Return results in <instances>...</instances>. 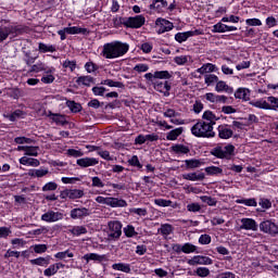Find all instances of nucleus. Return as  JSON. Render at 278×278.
I'll return each instance as SVG.
<instances>
[{
	"label": "nucleus",
	"instance_id": "1",
	"mask_svg": "<svg viewBox=\"0 0 278 278\" xmlns=\"http://www.w3.org/2000/svg\"><path fill=\"white\" fill-rule=\"evenodd\" d=\"M129 51V45L121 41H113L103 46V55L106 60H114L121 58Z\"/></svg>",
	"mask_w": 278,
	"mask_h": 278
},
{
	"label": "nucleus",
	"instance_id": "2",
	"mask_svg": "<svg viewBox=\"0 0 278 278\" xmlns=\"http://www.w3.org/2000/svg\"><path fill=\"white\" fill-rule=\"evenodd\" d=\"M214 125H216V123L200 121L191 127V134L197 138H214V136H216Z\"/></svg>",
	"mask_w": 278,
	"mask_h": 278
},
{
	"label": "nucleus",
	"instance_id": "3",
	"mask_svg": "<svg viewBox=\"0 0 278 278\" xmlns=\"http://www.w3.org/2000/svg\"><path fill=\"white\" fill-rule=\"evenodd\" d=\"M233 151H236V147H233V144H228L225 147H216L214 148L211 153L212 155H214L215 157H218L219 160H227L229 157H231V155H233Z\"/></svg>",
	"mask_w": 278,
	"mask_h": 278
},
{
	"label": "nucleus",
	"instance_id": "4",
	"mask_svg": "<svg viewBox=\"0 0 278 278\" xmlns=\"http://www.w3.org/2000/svg\"><path fill=\"white\" fill-rule=\"evenodd\" d=\"M121 236H123V225L121 222H110L109 238H111V240H118Z\"/></svg>",
	"mask_w": 278,
	"mask_h": 278
},
{
	"label": "nucleus",
	"instance_id": "5",
	"mask_svg": "<svg viewBox=\"0 0 278 278\" xmlns=\"http://www.w3.org/2000/svg\"><path fill=\"white\" fill-rule=\"evenodd\" d=\"M146 18L142 15H137L134 17H128L125 22L124 25L126 27H130L131 29H140L142 25L146 23Z\"/></svg>",
	"mask_w": 278,
	"mask_h": 278
},
{
	"label": "nucleus",
	"instance_id": "6",
	"mask_svg": "<svg viewBox=\"0 0 278 278\" xmlns=\"http://www.w3.org/2000/svg\"><path fill=\"white\" fill-rule=\"evenodd\" d=\"M21 34V28L16 26H5L0 28V42H3V40H8V36H16Z\"/></svg>",
	"mask_w": 278,
	"mask_h": 278
},
{
	"label": "nucleus",
	"instance_id": "7",
	"mask_svg": "<svg viewBox=\"0 0 278 278\" xmlns=\"http://www.w3.org/2000/svg\"><path fill=\"white\" fill-rule=\"evenodd\" d=\"M260 229L263 233H269L270 236H277L278 226L271 220H264L260 224Z\"/></svg>",
	"mask_w": 278,
	"mask_h": 278
},
{
	"label": "nucleus",
	"instance_id": "8",
	"mask_svg": "<svg viewBox=\"0 0 278 278\" xmlns=\"http://www.w3.org/2000/svg\"><path fill=\"white\" fill-rule=\"evenodd\" d=\"M189 266H210L212 265V258L207 256L197 255L193 256L191 260L187 261Z\"/></svg>",
	"mask_w": 278,
	"mask_h": 278
},
{
	"label": "nucleus",
	"instance_id": "9",
	"mask_svg": "<svg viewBox=\"0 0 278 278\" xmlns=\"http://www.w3.org/2000/svg\"><path fill=\"white\" fill-rule=\"evenodd\" d=\"M62 218H64V214L53 211H49L41 216V220L46 223H58V220H62Z\"/></svg>",
	"mask_w": 278,
	"mask_h": 278
},
{
	"label": "nucleus",
	"instance_id": "10",
	"mask_svg": "<svg viewBox=\"0 0 278 278\" xmlns=\"http://www.w3.org/2000/svg\"><path fill=\"white\" fill-rule=\"evenodd\" d=\"M84 191L79 189H67L61 192V199H81Z\"/></svg>",
	"mask_w": 278,
	"mask_h": 278
},
{
	"label": "nucleus",
	"instance_id": "11",
	"mask_svg": "<svg viewBox=\"0 0 278 278\" xmlns=\"http://www.w3.org/2000/svg\"><path fill=\"white\" fill-rule=\"evenodd\" d=\"M257 222L253 218H242L240 229L245 231H257Z\"/></svg>",
	"mask_w": 278,
	"mask_h": 278
},
{
	"label": "nucleus",
	"instance_id": "12",
	"mask_svg": "<svg viewBox=\"0 0 278 278\" xmlns=\"http://www.w3.org/2000/svg\"><path fill=\"white\" fill-rule=\"evenodd\" d=\"M217 131L218 138H220V140H229V138L233 137V130L228 128L227 125H219L217 127Z\"/></svg>",
	"mask_w": 278,
	"mask_h": 278
},
{
	"label": "nucleus",
	"instance_id": "13",
	"mask_svg": "<svg viewBox=\"0 0 278 278\" xmlns=\"http://www.w3.org/2000/svg\"><path fill=\"white\" fill-rule=\"evenodd\" d=\"M155 25H157L159 28V34H164L166 31H170L173 29V23H170L167 20L159 17L155 22Z\"/></svg>",
	"mask_w": 278,
	"mask_h": 278
},
{
	"label": "nucleus",
	"instance_id": "14",
	"mask_svg": "<svg viewBox=\"0 0 278 278\" xmlns=\"http://www.w3.org/2000/svg\"><path fill=\"white\" fill-rule=\"evenodd\" d=\"M76 164L81 168H88L90 166H97V164H99V160L94 157H83V159H78L76 161Z\"/></svg>",
	"mask_w": 278,
	"mask_h": 278
},
{
	"label": "nucleus",
	"instance_id": "15",
	"mask_svg": "<svg viewBox=\"0 0 278 278\" xmlns=\"http://www.w3.org/2000/svg\"><path fill=\"white\" fill-rule=\"evenodd\" d=\"M86 216H90V210L86 207L73 208L71 211V218L73 219L84 218Z\"/></svg>",
	"mask_w": 278,
	"mask_h": 278
},
{
	"label": "nucleus",
	"instance_id": "16",
	"mask_svg": "<svg viewBox=\"0 0 278 278\" xmlns=\"http://www.w3.org/2000/svg\"><path fill=\"white\" fill-rule=\"evenodd\" d=\"M106 205L110 207H127V201L118 198H106Z\"/></svg>",
	"mask_w": 278,
	"mask_h": 278
},
{
	"label": "nucleus",
	"instance_id": "17",
	"mask_svg": "<svg viewBox=\"0 0 278 278\" xmlns=\"http://www.w3.org/2000/svg\"><path fill=\"white\" fill-rule=\"evenodd\" d=\"M20 164H22L23 166L38 167L40 166V161L38 159H31L28 157L27 155H24L23 157L20 159Z\"/></svg>",
	"mask_w": 278,
	"mask_h": 278
},
{
	"label": "nucleus",
	"instance_id": "18",
	"mask_svg": "<svg viewBox=\"0 0 278 278\" xmlns=\"http://www.w3.org/2000/svg\"><path fill=\"white\" fill-rule=\"evenodd\" d=\"M235 98L242 99L243 101H249V99H251V90H249L247 88H239L235 92Z\"/></svg>",
	"mask_w": 278,
	"mask_h": 278
},
{
	"label": "nucleus",
	"instance_id": "19",
	"mask_svg": "<svg viewBox=\"0 0 278 278\" xmlns=\"http://www.w3.org/2000/svg\"><path fill=\"white\" fill-rule=\"evenodd\" d=\"M184 179H187L188 181H203L205 179V174L203 173H189L182 175Z\"/></svg>",
	"mask_w": 278,
	"mask_h": 278
},
{
	"label": "nucleus",
	"instance_id": "20",
	"mask_svg": "<svg viewBox=\"0 0 278 278\" xmlns=\"http://www.w3.org/2000/svg\"><path fill=\"white\" fill-rule=\"evenodd\" d=\"M164 8H168V2L166 0H153L150 4V9L156 10V12H162Z\"/></svg>",
	"mask_w": 278,
	"mask_h": 278
},
{
	"label": "nucleus",
	"instance_id": "21",
	"mask_svg": "<svg viewBox=\"0 0 278 278\" xmlns=\"http://www.w3.org/2000/svg\"><path fill=\"white\" fill-rule=\"evenodd\" d=\"M215 90L216 92H228V94H231V92H233V88L229 87V85H227V83L223 80H217Z\"/></svg>",
	"mask_w": 278,
	"mask_h": 278
},
{
	"label": "nucleus",
	"instance_id": "22",
	"mask_svg": "<svg viewBox=\"0 0 278 278\" xmlns=\"http://www.w3.org/2000/svg\"><path fill=\"white\" fill-rule=\"evenodd\" d=\"M195 34L197 31L178 33L175 35V40H177V42H186V40L192 38Z\"/></svg>",
	"mask_w": 278,
	"mask_h": 278
},
{
	"label": "nucleus",
	"instance_id": "23",
	"mask_svg": "<svg viewBox=\"0 0 278 278\" xmlns=\"http://www.w3.org/2000/svg\"><path fill=\"white\" fill-rule=\"evenodd\" d=\"M216 71V65L212 63H206L200 68L197 70V73H200V75H205V73H215Z\"/></svg>",
	"mask_w": 278,
	"mask_h": 278
},
{
	"label": "nucleus",
	"instance_id": "24",
	"mask_svg": "<svg viewBox=\"0 0 278 278\" xmlns=\"http://www.w3.org/2000/svg\"><path fill=\"white\" fill-rule=\"evenodd\" d=\"M93 81L94 78L91 76H80L77 78L76 84H78V86H90L93 84Z\"/></svg>",
	"mask_w": 278,
	"mask_h": 278
},
{
	"label": "nucleus",
	"instance_id": "25",
	"mask_svg": "<svg viewBox=\"0 0 278 278\" xmlns=\"http://www.w3.org/2000/svg\"><path fill=\"white\" fill-rule=\"evenodd\" d=\"M84 260H86V262H103V260H105V255H99L97 253H89V254H85L84 255Z\"/></svg>",
	"mask_w": 278,
	"mask_h": 278
},
{
	"label": "nucleus",
	"instance_id": "26",
	"mask_svg": "<svg viewBox=\"0 0 278 278\" xmlns=\"http://www.w3.org/2000/svg\"><path fill=\"white\" fill-rule=\"evenodd\" d=\"M46 175H49L48 168L33 169L28 172L29 177H45Z\"/></svg>",
	"mask_w": 278,
	"mask_h": 278
},
{
	"label": "nucleus",
	"instance_id": "27",
	"mask_svg": "<svg viewBox=\"0 0 278 278\" xmlns=\"http://www.w3.org/2000/svg\"><path fill=\"white\" fill-rule=\"evenodd\" d=\"M181 134H184V128H176L170 130L167 136L166 139L167 140H177V138H179V136H181Z\"/></svg>",
	"mask_w": 278,
	"mask_h": 278
},
{
	"label": "nucleus",
	"instance_id": "28",
	"mask_svg": "<svg viewBox=\"0 0 278 278\" xmlns=\"http://www.w3.org/2000/svg\"><path fill=\"white\" fill-rule=\"evenodd\" d=\"M236 203L241 205H247L248 207H257V201L255 199H239L236 200Z\"/></svg>",
	"mask_w": 278,
	"mask_h": 278
},
{
	"label": "nucleus",
	"instance_id": "29",
	"mask_svg": "<svg viewBox=\"0 0 278 278\" xmlns=\"http://www.w3.org/2000/svg\"><path fill=\"white\" fill-rule=\"evenodd\" d=\"M38 151H40L39 147L26 146V151L24 155H28L30 157H38Z\"/></svg>",
	"mask_w": 278,
	"mask_h": 278
},
{
	"label": "nucleus",
	"instance_id": "30",
	"mask_svg": "<svg viewBox=\"0 0 278 278\" xmlns=\"http://www.w3.org/2000/svg\"><path fill=\"white\" fill-rule=\"evenodd\" d=\"M172 150L174 151V153H178V154L190 153V149L184 144H176L172 148Z\"/></svg>",
	"mask_w": 278,
	"mask_h": 278
},
{
	"label": "nucleus",
	"instance_id": "31",
	"mask_svg": "<svg viewBox=\"0 0 278 278\" xmlns=\"http://www.w3.org/2000/svg\"><path fill=\"white\" fill-rule=\"evenodd\" d=\"M66 34L75 35V34H86V28L73 26V27H65Z\"/></svg>",
	"mask_w": 278,
	"mask_h": 278
},
{
	"label": "nucleus",
	"instance_id": "32",
	"mask_svg": "<svg viewBox=\"0 0 278 278\" xmlns=\"http://www.w3.org/2000/svg\"><path fill=\"white\" fill-rule=\"evenodd\" d=\"M71 233L73 236H81L84 233H88V229L84 226H74L72 229H70Z\"/></svg>",
	"mask_w": 278,
	"mask_h": 278
},
{
	"label": "nucleus",
	"instance_id": "33",
	"mask_svg": "<svg viewBox=\"0 0 278 278\" xmlns=\"http://www.w3.org/2000/svg\"><path fill=\"white\" fill-rule=\"evenodd\" d=\"M113 270H121L122 273H130L131 268L129 265H125L123 263H116L112 265Z\"/></svg>",
	"mask_w": 278,
	"mask_h": 278
},
{
	"label": "nucleus",
	"instance_id": "34",
	"mask_svg": "<svg viewBox=\"0 0 278 278\" xmlns=\"http://www.w3.org/2000/svg\"><path fill=\"white\" fill-rule=\"evenodd\" d=\"M204 83L206 86H212V84H217L218 83V76L214 74H207L204 76Z\"/></svg>",
	"mask_w": 278,
	"mask_h": 278
},
{
	"label": "nucleus",
	"instance_id": "35",
	"mask_svg": "<svg viewBox=\"0 0 278 278\" xmlns=\"http://www.w3.org/2000/svg\"><path fill=\"white\" fill-rule=\"evenodd\" d=\"M194 273L198 277H202V278L210 277V268L207 267H198L194 270Z\"/></svg>",
	"mask_w": 278,
	"mask_h": 278
},
{
	"label": "nucleus",
	"instance_id": "36",
	"mask_svg": "<svg viewBox=\"0 0 278 278\" xmlns=\"http://www.w3.org/2000/svg\"><path fill=\"white\" fill-rule=\"evenodd\" d=\"M51 119L56 123V125H66V118L64 115L51 114Z\"/></svg>",
	"mask_w": 278,
	"mask_h": 278
},
{
	"label": "nucleus",
	"instance_id": "37",
	"mask_svg": "<svg viewBox=\"0 0 278 278\" xmlns=\"http://www.w3.org/2000/svg\"><path fill=\"white\" fill-rule=\"evenodd\" d=\"M267 103H268L267 110H278V98L268 97Z\"/></svg>",
	"mask_w": 278,
	"mask_h": 278
},
{
	"label": "nucleus",
	"instance_id": "38",
	"mask_svg": "<svg viewBox=\"0 0 278 278\" xmlns=\"http://www.w3.org/2000/svg\"><path fill=\"white\" fill-rule=\"evenodd\" d=\"M155 79H170L173 76L168 71H161V72H155L154 73Z\"/></svg>",
	"mask_w": 278,
	"mask_h": 278
},
{
	"label": "nucleus",
	"instance_id": "39",
	"mask_svg": "<svg viewBox=\"0 0 278 278\" xmlns=\"http://www.w3.org/2000/svg\"><path fill=\"white\" fill-rule=\"evenodd\" d=\"M159 231L162 233V236H170V233H173V226L168 224L162 225Z\"/></svg>",
	"mask_w": 278,
	"mask_h": 278
},
{
	"label": "nucleus",
	"instance_id": "40",
	"mask_svg": "<svg viewBox=\"0 0 278 278\" xmlns=\"http://www.w3.org/2000/svg\"><path fill=\"white\" fill-rule=\"evenodd\" d=\"M66 105L74 113H77V112L81 111V105L79 103H76L75 101H67Z\"/></svg>",
	"mask_w": 278,
	"mask_h": 278
},
{
	"label": "nucleus",
	"instance_id": "41",
	"mask_svg": "<svg viewBox=\"0 0 278 278\" xmlns=\"http://www.w3.org/2000/svg\"><path fill=\"white\" fill-rule=\"evenodd\" d=\"M202 118L204 121H210V123H216L214 121H218V118L216 117V115H214V113H212V111H205L202 115Z\"/></svg>",
	"mask_w": 278,
	"mask_h": 278
},
{
	"label": "nucleus",
	"instance_id": "42",
	"mask_svg": "<svg viewBox=\"0 0 278 278\" xmlns=\"http://www.w3.org/2000/svg\"><path fill=\"white\" fill-rule=\"evenodd\" d=\"M154 203L155 205H159V207H170V205H173V201L164 199H156L154 200Z\"/></svg>",
	"mask_w": 278,
	"mask_h": 278
},
{
	"label": "nucleus",
	"instance_id": "43",
	"mask_svg": "<svg viewBox=\"0 0 278 278\" xmlns=\"http://www.w3.org/2000/svg\"><path fill=\"white\" fill-rule=\"evenodd\" d=\"M104 86H109L110 88H123V83L114 81L112 79H106L102 83Z\"/></svg>",
	"mask_w": 278,
	"mask_h": 278
},
{
	"label": "nucleus",
	"instance_id": "44",
	"mask_svg": "<svg viewBox=\"0 0 278 278\" xmlns=\"http://www.w3.org/2000/svg\"><path fill=\"white\" fill-rule=\"evenodd\" d=\"M205 173H207V175H220L223 173V168L210 166L205 168Z\"/></svg>",
	"mask_w": 278,
	"mask_h": 278
},
{
	"label": "nucleus",
	"instance_id": "45",
	"mask_svg": "<svg viewBox=\"0 0 278 278\" xmlns=\"http://www.w3.org/2000/svg\"><path fill=\"white\" fill-rule=\"evenodd\" d=\"M39 51H41V53H53L55 51V47L39 43Z\"/></svg>",
	"mask_w": 278,
	"mask_h": 278
},
{
	"label": "nucleus",
	"instance_id": "46",
	"mask_svg": "<svg viewBox=\"0 0 278 278\" xmlns=\"http://www.w3.org/2000/svg\"><path fill=\"white\" fill-rule=\"evenodd\" d=\"M185 163L187 168H199L201 166V161L199 160H186Z\"/></svg>",
	"mask_w": 278,
	"mask_h": 278
},
{
	"label": "nucleus",
	"instance_id": "47",
	"mask_svg": "<svg viewBox=\"0 0 278 278\" xmlns=\"http://www.w3.org/2000/svg\"><path fill=\"white\" fill-rule=\"evenodd\" d=\"M202 203H206L210 206L214 207L216 205V199L212 198V197H207V195H202L200 197Z\"/></svg>",
	"mask_w": 278,
	"mask_h": 278
},
{
	"label": "nucleus",
	"instance_id": "48",
	"mask_svg": "<svg viewBox=\"0 0 278 278\" xmlns=\"http://www.w3.org/2000/svg\"><path fill=\"white\" fill-rule=\"evenodd\" d=\"M252 105L254 108H258L260 110H268V102H266V100H258L256 102H253Z\"/></svg>",
	"mask_w": 278,
	"mask_h": 278
},
{
	"label": "nucleus",
	"instance_id": "49",
	"mask_svg": "<svg viewBox=\"0 0 278 278\" xmlns=\"http://www.w3.org/2000/svg\"><path fill=\"white\" fill-rule=\"evenodd\" d=\"M194 251H197V245L192 243H185L182 245V253H194Z\"/></svg>",
	"mask_w": 278,
	"mask_h": 278
},
{
	"label": "nucleus",
	"instance_id": "50",
	"mask_svg": "<svg viewBox=\"0 0 278 278\" xmlns=\"http://www.w3.org/2000/svg\"><path fill=\"white\" fill-rule=\"evenodd\" d=\"M58 273V269L55 267V264H52L49 266V268L45 269L43 275L46 277H53Z\"/></svg>",
	"mask_w": 278,
	"mask_h": 278
},
{
	"label": "nucleus",
	"instance_id": "51",
	"mask_svg": "<svg viewBox=\"0 0 278 278\" xmlns=\"http://www.w3.org/2000/svg\"><path fill=\"white\" fill-rule=\"evenodd\" d=\"M226 25L217 23L213 26V34H225Z\"/></svg>",
	"mask_w": 278,
	"mask_h": 278
},
{
	"label": "nucleus",
	"instance_id": "52",
	"mask_svg": "<svg viewBox=\"0 0 278 278\" xmlns=\"http://www.w3.org/2000/svg\"><path fill=\"white\" fill-rule=\"evenodd\" d=\"M30 263L37 266H49V260L43 257L31 260Z\"/></svg>",
	"mask_w": 278,
	"mask_h": 278
},
{
	"label": "nucleus",
	"instance_id": "53",
	"mask_svg": "<svg viewBox=\"0 0 278 278\" xmlns=\"http://www.w3.org/2000/svg\"><path fill=\"white\" fill-rule=\"evenodd\" d=\"M14 142L16 144H31V142H34V140H31L27 137H17L14 139Z\"/></svg>",
	"mask_w": 278,
	"mask_h": 278
},
{
	"label": "nucleus",
	"instance_id": "54",
	"mask_svg": "<svg viewBox=\"0 0 278 278\" xmlns=\"http://www.w3.org/2000/svg\"><path fill=\"white\" fill-rule=\"evenodd\" d=\"M54 257L56 260H64L65 257H74V254L70 251H64V252H58Z\"/></svg>",
	"mask_w": 278,
	"mask_h": 278
},
{
	"label": "nucleus",
	"instance_id": "55",
	"mask_svg": "<svg viewBox=\"0 0 278 278\" xmlns=\"http://www.w3.org/2000/svg\"><path fill=\"white\" fill-rule=\"evenodd\" d=\"M53 190H58V184L55 182H48L42 187L43 192H49Z\"/></svg>",
	"mask_w": 278,
	"mask_h": 278
},
{
	"label": "nucleus",
	"instance_id": "56",
	"mask_svg": "<svg viewBox=\"0 0 278 278\" xmlns=\"http://www.w3.org/2000/svg\"><path fill=\"white\" fill-rule=\"evenodd\" d=\"M98 155L102 157V160H106L108 162H111L112 156L110 155V151L100 149L98 151Z\"/></svg>",
	"mask_w": 278,
	"mask_h": 278
},
{
	"label": "nucleus",
	"instance_id": "57",
	"mask_svg": "<svg viewBox=\"0 0 278 278\" xmlns=\"http://www.w3.org/2000/svg\"><path fill=\"white\" fill-rule=\"evenodd\" d=\"M174 62L177 63L178 66H184V64H188V56L186 55L176 56L174 59Z\"/></svg>",
	"mask_w": 278,
	"mask_h": 278
},
{
	"label": "nucleus",
	"instance_id": "58",
	"mask_svg": "<svg viewBox=\"0 0 278 278\" xmlns=\"http://www.w3.org/2000/svg\"><path fill=\"white\" fill-rule=\"evenodd\" d=\"M245 23L251 27H260L262 25V21H260V18H249Z\"/></svg>",
	"mask_w": 278,
	"mask_h": 278
},
{
	"label": "nucleus",
	"instance_id": "59",
	"mask_svg": "<svg viewBox=\"0 0 278 278\" xmlns=\"http://www.w3.org/2000/svg\"><path fill=\"white\" fill-rule=\"evenodd\" d=\"M63 66L64 68H70V71L73 72L75 68H77V63L75 61L67 60L63 63Z\"/></svg>",
	"mask_w": 278,
	"mask_h": 278
},
{
	"label": "nucleus",
	"instance_id": "60",
	"mask_svg": "<svg viewBox=\"0 0 278 278\" xmlns=\"http://www.w3.org/2000/svg\"><path fill=\"white\" fill-rule=\"evenodd\" d=\"M67 155H71L72 157H81L84 155V152L75 149H68Z\"/></svg>",
	"mask_w": 278,
	"mask_h": 278
},
{
	"label": "nucleus",
	"instance_id": "61",
	"mask_svg": "<svg viewBox=\"0 0 278 278\" xmlns=\"http://www.w3.org/2000/svg\"><path fill=\"white\" fill-rule=\"evenodd\" d=\"M188 212H201V205L199 203H191L187 205Z\"/></svg>",
	"mask_w": 278,
	"mask_h": 278
},
{
	"label": "nucleus",
	"instance_id": "62",
	"mask_svg": "<svg viewBox=\"0 0 278 278\" xmlns=\"http://www.w3.org/2000/svg\"><path fill=\"white\" fill-rule=\"evenodd\" d=\"M199 242L200 244H210V242H212V237H210L208 235H202L199 238Z\"/></svg>",
	"mask_w": 278,
	"mask_h": 278
},
{
	"label": "nucleus",
	"instance_id": "63",
	"mask_svg": "<svg viewBox=\"0 0 278 278\" xmlns=\"http://www.w3.org/2000/svg\"><path fill=\"white\" fill-rule=\"evenodd\" d=\"M34 251L35 253H45L47 251V244H36Z\"/></svg>",
	"mask_w": 278,
	"mask_h": 278
},
{
	"label": "nucleus",
	"instance_id": "64",
	"mask_svg": "<svg viewBox=\"0 0 278 278\" xmlns=\"http://www.w3.org/2000/svg\"><path fill=\"white\" fill-rule=\"evenodd\" d=\"M216 278H236V275L231 271H226L217 275Z\"/></svg>",
	"mask_w": 278,
	"mask_h": 278
}]
</instances>
